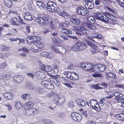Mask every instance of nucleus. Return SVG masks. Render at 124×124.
Instances as JSON below:
<instances>
[{
	"label": "nucleus",
	"mask_w": 124,
	"mask_h": 124,
	"mask_svg": "<svg viewBox=\"0 0 124 124\" xmlns=\"http://www.w3.org/2000/svg\"><path fill=\"white\" fill-rule=\"evenodd\" d=\"M107 9L111 12H103L101 14L100 13H97L96 14L95 17L97 19L105 23H108V19H110L114 22V15L117 13V11L115 10L111 9L110 8L108 7Z\"/></svg>",
	"instance_id": "f257e3e1"
},
{
	"label": "nucleus",
	"mask_w": 124,
	"mask_h": 124,
	"mask_svg": "<svg viewBox=\"0 0 124 124\" xmlns=\"http://www.w3.org/2000/svg\"><path fill=\"white\" fill-rule=\"evenodd\" d=\"M41 39L40 37L37 36H30L27 38V40L29 43H31L33 47L35 48V47L40 48V46L42 44L41 42L40 41Z\"/></svg>",
	"instance_id": "f03ea898"
},
{
	"label": "nucleus",
	"mask_w": 124,
	"mask_h": 124,
	"mask_svg": "<svg viewBox=\"0 0 124 124\" xmlns=\"http://www.w3.org/2000/svg\"><path fill=\"white\" fill-rule=\"evenodd\" d=\"M63 73L67 78L71 80H76L78 78V76L76 73L71 71H65Z\"/></svg>",
	"instance_id": "7ed1b4c3"
},
{
	"label": "nucleus",
	"mask_w": 124,
	"mask_h": 124,
	"mask_svg": "<svg viewBox=\"0 0 124 124\" xmlns=\"http://www.w3.org/2000/svg\"><path fill=\"white\" fill-rule=\"evenodd\" d=\"M87 47L86 45L80 42H77L73 46V50L74 51H78L84 50Z\"/></svg>",
	"instance_id": "20e7f679"
},
{
	"label": "nucleus",
	"mask_w": 124,
	"mask_h": 124,
	"mask_svg": "<svg viewBox=\"0 0 124 124\" xmlns=\"http://www.w3.org/2000/svg\"><path fill=\"white\" fill-rule=\"evenodd\" d=\"M35 20L39 24L46 26L49 23L48 19L46 17H38L35 18Z\"/></svg>",
	"instance_id": "39448f33"
},
{
	"label": "nucleus",
	"mask_w": 124,
	"mask_h": 124,
	"mask_svg": "<svg viewBox=\"0 0 124 124\" xmlns=\"http://www.w3.org/2000/svg\"><path fill=\"white\" fill-rule=\"evenodd\" d=\"M47 10L51 12H54L56 9L57 5L52 1L48 2L47 4Z\"/></svg>",
	"instance_id": "423d86ee"
},
{
	"label": "nucleus",
	"mask_w": 124,
	"mask_h": 124,
	"mask_svg": "<svg viewBox=\"0 0 124 124\" xmlns=\"http://www.w3.org/2000/svg\"><path fill=\"white\" fill-rule=\"evenodd\" d=\"M77 12L78 14L82 16H87L89 14L88 10L82 7H78L77 8Z\"/></svg>",
	"instance_id": "0eeeda50"
},
{
	"label": "nucleus",
	"mask_w": 124,
	"mask_h": 124,
	"mask_svg": "<svg viewBox=\"0 0 124 124\" xmlns=\"http://www.w3.org/2000/svg\"><path fill=\"white\" fill-rule=\"evenodd\" d=\"M41 84L45 88L49 89H52L54 87L52 83L49 81H43L41 82Z\"/></svg>",
	"instance_id": "6e6552de"
},
{
	"label": "nucleus",
	"mask_w": 124,
	"mask_h": 124,
	"mask_svg": "<svg viewBox=\"0 0 124 124\" xmlns=\"http://www.w3.org/2000/svg\"><path fill=\"white\" fill-rule=\"evenodd\" d=\"M87 43L88 45L90 47V51L92 52V53L95 54L98 52V50H97L98 47L94 45L93 44L89 41H87Z\"/></svg>",
	"instance_id": "1a4fd4ad"
},
{
	"label": "nucleus",
	"mask_w": 124,
	"mask_h": 124,
	"mask_svg": "<svg viewBox=\"0 0 124 124\" xmlns=\"http://www.w3.org/2000/svg\"><path fill=\"white\" fill-rule=\"evenodd\" d=\"M24 78L22 76L20 75H16L14 78V82L16 84H18L16 86L18 85V84L21 83L24 80Z\"/></svg>",
	"instance_id": "9d476101"
},
{
	"label": "nucleus",
	"mask_w": 124,
	"mask_h": 124,
	"mask_svg": "<svg viewBox=\"0 0 124 124\" xmlns=\"http://www.w3.org/2000/svg\"><path fill=\"white\" fill-rule=\"evenodd\" d=\"M71 116L73 119L76 122L80 121L82 119L81 116L76 112H72Z\"/></svg>",
	"instance_id": "9b49d317"
},
{
	"label": "nucleus",
	"mask_w": 124,
	"mask_h": 124,
	"mask_svg": "<svg viewBox=\"0 0 124 124\" xmlns=\"http://www.w3.org/2000/svg\"><path fill=\"white\" fill-rule=\"evenodd\" d=\"M47 97H51L53 99V101L55 103H57V101L58 99V96L55 93L53 92H51L47 95Z\"/></svg>",
	"instance_id": "f8f14e48"
},
{
	"label": "nucleus",
	"mask_w": 124,
	"mask_h": 124,
	"mask_svg": "<svg viewBox=\"0 0 124 124\" xmlns=\"http://www.w3.org/2000/svg\"><path fill=\"white\" fill-rule=\"evenodd\" d=\"M5 98L8 100H10L13 99L14 95L11 93L6 92L2 93Z\"/></svg>",
	"instance_id": "ddd939ff"
},
{
	"label": "nucleus",
	"mask_w": 124,
	"mask_h": 124,
	"mask_svg": "<svg viewBox=\"0 0 124 124\" xmlns=\"http://www.w3.org/2000/svg\"><path fill=\"white\" fill-rule=\"evenodd\" d=\"M36 77L39 80H41L45 78V75L44 73L41 71H38L35 72Z\"/></svg>",
	"instance_id": "4468645a"
},
{
	"label": "nucleus",
	"mask_w": 124,
	"mask_h": 124,
	"mask_svg": "<svg viewBox=\"0 0 124 124\" xmlns=\"http://www.w3.org/2000/svg\"><path fill=\"white\" fill-rule=\"evenodd\" d=\"M24 19L27 21H31L33 20V18L31 14L28 12H26L23 14Z\"/></svg>",
	"instance_id": "2eb2a0df"
},
{
	"label": "nucleus",
	"mask_w": 124,
	"mask_h": 124,
	"mask_svg": "<svg viewBox=\"0 0 124 124\" xmlns=\"http://www.w3.org/2000/svg\"><path fill=\"white\" fill-rule=\"evenodd\" d=\"M36 6L37 8L39 10H43L45 8L44 4L42 2L40 1L36 2Z\"/></svg>",
	"instance_id": "dca6fc26"
},
{
	"label": "nucleus",
	"mask_w": 124,
	"mask_h": 124,
	"mask_svg": "<svg viewBox=\"0 0 124 124\" xmlns=\"http://www.w3.org/2000/svg\"><path fill=\"white\" fill-rule=\"evenodd\" d=\"M85 25L86 27L91 30L93 31L95 30L96 29L95 26L87 22L85 23Z\"/></svg>",
	"instance_id": "f3484780"
},
{
	"label": "nucleus",
	"mask_w": 124,
	"mask_h": 124,
	"mask_svg": "<svg viewBox=\"0 0 124 124\" xmlns=\"http://www.w3.org/2000/svg\"><path fill=\"white\" fill-rule=\"evenodd\" d=\"M11 24L14 25H19L20 23V22L19 19L16 18L12 19H11Z\"/></svg>",
	"instance_id": "a211bd4d"
},
{
	"label": "nucleus",
	"mask_w": 124,
	"mask_h": 124,
	"mask_svg": "<svg viewBox=\"0 0 124 124\" xmlns=\"http://www.w3.org/2000/svg\"><path fill=\"white\" fill-rule=\"evenodd\" d=\"M3 3L4 5L8 8H10L12 4L11 0H3Z\"/></svg>",
	"instance_id": "6ab92c4d"
},
{
	"label": "nucleus",
	"mask_w": 124,
	"mask_h": 124,
	"mask_svg": "<svg viewBox=\"0 0 124 124\" xmlns=\"http://www.w3.org/2000/svg\"><path fill=\"white\" fill-rule=\"evenodd\" d=\"M59 97H58V99L57 101V103L55 104L58 105L63 104L64 103L65 100L64 97H62L61 98H59Z\"/></svg>",
	"instance_id": "aec40b11"
},
{
	"label": "nucleus",
	"mask_w": 124,
	"mask_h": 124,
	"mask_svg": "<svg viewBox=\"0 0 124 124\" xmlns=\"http://www.w3.org/2000/svg\"><path fill=\"white\" fill-rule=\"evenodd\" d=\"M26 87L28 89L31 90L34 89V87L33 86V84L30 82H27L25 84Z\"/></svg>",
	"instance_id": "412c9836"
},
{
	"label": "nucleus",
	"mask_w": 124,
	"mask_h": 124,
	"mask_svg": "<svg viewBox=\"0 0 124 124\" xmlns=\"http://www.w3.org/2000/svg\"><path fill=\"white\" fill-rule=\"evenodd\" d=\"M33 103L31 101H29L25 103L24 105L25 109L30 108L33 106Z\"/></svg>",
	"instance_id": "4be33fe9"
},
{
	"label": "nucleus",
	"mask_w": 124,
	"mask_h": 124,
	"mask_svg": "<svg viewBox=\"0 0 124 124\" xmlns=\"http://www.w3.org/2000/svg\"><path fill=\"white\" fill-rule=\"evenodd\" d=\"M116 118L119 120L123 121L124 120V114H118L115 115Z\"/></svg>",
	"instance_id": "5701e85b"
},
{
	"label": "nucleus",
	"mask_w": 124,
	"mask_h": 124,
	"mask_svg": "<svg viewBox=\"0 0 124 124\" xmlns=\"http://www.w3.org/2000/svg\"><path fill=\"white\" fill-rule=\"evenodd\" d=\"M85 7L86 8L91 9L93 8L94 5L91 2H88L85 5Z\"/></svg>",
	"instance_id": "b1692460"
},
{
	"label": "nucleus",
	"mask_w": 124,
	"mask_h": 124,
	"mask_svg": "<svg viewBox=\"0 0 124 124\" xmlns=\"http://www.w3.org/2000/svg\"><path fill=\"white\" fill-rule=\"evenodd\" d=\"M78 104L81 107L85 106L86 105L85 102L81 99H79L78 100Z\"/></svg>",
	"instance_id": "393cba45"
},
{
	"label": "nucleus",
	"mask_w": 124,
	"mask_h": 124,
	"mask_svg": "<svg viewBox=\"0 0 124 124\" xmlns=\"http://www.w3.org/2000/svg\"><path fill=\"white\" fill-rule=\"evenodd\" d=\"M70 21L73 24L78 25L80 23V21L77 19L72 17L70 19Z\"/></svg>",
	"instance_id": "a878e982"
},
{
	"label": "nucleus",
	"mask_w": 124,
	"mask_h": 124,
	"mask_svg": "<svg viewBox=\"0 0 124 124\" xmlns=\"http://www.w3.org/2000/svg\"><path fill=\"white\" fill-rule=\"evenodd\" d=\"M61 31L62 33L67 34H70L72 33L71 31L70 30L66 29L65 28H62L61 29Z\"/></svg>",
	"instance_id": "bb28decb"
},
{
	"label": "nucleus",
	"mask_w": 124,
	"mask_h": 124,
	"mask_svg": "<svg viewBox=\"0 0 124 124\" xmlns=\"http://www.w3.org/2000/svg\"><path fill=\"white\" fill-rule=\"evenodd\" d=\"M30 94L28 93H25L23 94L21 97L24 100H28L30 99Z\"/></svg>",
	"instance_id": "cd10ccee"
},
{
	"label": "nucleus",
	"mask_w": 124,
	"mask_h": 124,
	"mask_svg": "<svg viewBox=\"0 0 124 124\" xmlns=\"http://www.w3.org/2000/svg\"><path fill=\"white\" fill-rule=\"evenodd\" d=\"M99 71L102 72L105 70V67L104 65L103 64H100L98 65Z\"/></svg>",
	"instance_id": "c85d7f7f"
},
{
	"label": "nucleus",
	"mask_w": 124,
	"mask_h": 124,
	"mask_svg": "<svg viewBox=\"0 0 124 124\" xmlns=\"http://www.w3.org/2000/svg\"><path fill=\"white\" fill-rule=\"evenodd\" d=\"M107 75L109 77L112 78L113 79L115 78L116 74L111 72H108L106 73Z\"/></svg>",
	"instance_id": "c756f323"
},
{
	"label": "nucleus",
	"mask_w": 124,
	"mask_h": 124,
	"mask_svg": "<svg viewBox=\"0 0 124 124\" xmlns=\"http://www.w3.org/2000/svg\"><path fill=\"white\" fill-rule=\"evenodd\" d=\"M100 84H99L92 85H91L92 87L95 89H102V88L100 87Z\"/></svg>",
	"instance_id": "7c9ffc66"
},
{
	"label": "nucleus",
	"mask_w": 124,
	"mask_h": 124,
	"mask_svg": "<svg viewBox=\"0 0 124 124\" xmlns=\"http://www.w3.org/2000/svg\"><path fill=\"white\" fill-rule=\"evenodd\" d=\"M87 20L88 23L91 24H93L95 22V21L94 17H90L87 18Z\"/></svg>",
	"instance_id": "2f4dec72"
},
{
	"label": "nucleus",
	"mask_w": 124,
	"mask_h": 124,
	"mask_svg": "<svg viewBox=\"0 0 124 124\" xmlns=\"http://www.w3.org/2000/svg\"><path fill=\"white\" fill-rule=\"evenodd\" d=\"M98 103L97 101L95 99L91 100L90 101V104L91 107L92 108L93 107V106Z\"/></svg>",
	"instance_id": "473e14b6"
},
{
	"label": "nucleus",
	"mask_w": 124,
	"mask_h": 124,
	"mask_svg": "<svg viewBox=\"0 0 124 124\" xmlns=\"http://www.w3.org/2000/svg\"><path fill=\"white\" fill-rule=\"evenodd\" d=\"M87 65V68L86 69V70L90 71V72H92V69L93 68V65L92 64L88 63L86 64Z\"/></svg>",
	"instance_id": "72a5a7b5"
},
{
	"label": "nucleus",
	"mask_w": 124,
	"mask_h": 124,
	"mask_svg": "<svg viewBox=\"0 0 124 124\" xmlns=\"http://www.w3.org/2000/svg\"><path fill=\"white\" fill-rule=\"evenodd\" d=\"M59 46L58 45H54L53 46V49L55 51V52H57V53L59 54L60 51V49H59L58 48V46Z\"/></svg>",
	"instance_id": "f704fd0d"
},
{
	"label": "nucleus",
	"mask_w": 124,
	"mask_h": 124,
	"mask_svg": "<svg viewBox=\"0 0 124 124\" xmlns=\"http://www.w3.org/2000/svg\"><path fill=\"white\" fill-rule=\"evenodd\" d=\"M30 110L31 115H34L38 113V110L35 108H30Z\"/></svg>",
	"instance_id": "c9c22d12"
},
{
	"label": "nucleus",
	"mask_w": 124,
	"mask_h": 124,
	"mask_svg": "<svg viewBox=\"0 0 124 124\" xmlns=\"http://www.w3.org/2000/svg\"><path fill=\"white\" fill-rule=\"evenodd\" d=\"M15 104L16 108L17 109H20L21 107V104L20 102L16 101L15 102Z\"/></svg>",
	"instance_id": "e433bc0d"
},
{
	"label": "nucleus",
	"mask_w": 124,
	"mask_h": 124,
	"mask_svg": "<svg viewBox=\"0 0 124 124\" xmlns=\"http://www.w3.org/2000/svg\"><path fill=\"white\" fill-rule=\"evenodd\" d=\"M114 96L116 97L115 99L116 100V98H118V99L120 98H119L121 97L122 96V95L120 93L118 92H115L114 94Z\"/></svg>",
	"instance_id": "4c0bfd02"
},
{
	"label": "nucleus",
	"mask_w": 124,
	"mask_h": 124,
	"mask_svg": "<svg viewBox=\"0 0 124 124\" xmlns=\"http://www.w3.org/2000/svg\"><path fill=\"white\" fill-rule=\"evenodd\" d=\"M92 76L95 78H100L102 77V74L99 73H94L92 74Z\"/></svg>",
	"instance_id": "58836bf2"
},
{
	"label": "nucleus",
	"mask_w": 124,
	"mask_h": 124,
	"mask_svg": "<svg viewBox=\"0 0 124 124\" xmlns=\"http://www.w3.org/2000/svg\"><path fill=\"white\" fill-rule=\"evenodd\" d=\"M11 78V75L9 74H7L4 75L3 77L4 80H9Z\"/></svg>",
	"instance_id": "ea45409f"
},
{
	"label": "nucleus",
	"mask_w": 124,
	"mask_h": 124,
	"mask_svg": "<svg viewBox=\"0 0 124 124\" xmlns=\"http://www.w3.org/2000/svg\"><path fill=\"white\" fill-rule=\"evenodd\" d=\"M55 12H56L59 15L61 16V15H62V13L63 12L60 8H58V6H57L56 9L55 10Z\"/></svg>",
	"instance_id": "a19ab883"
},
{
	"label": "nucleus",
	"mask_w": 124,
	"mask_h": 124,
	"mask_svg": "<svg viewBox=\"0 0 124 124\" xmlns=\"http://www.w3.org/2000/svg\"><path fill=\"white\" fill-rule=\"evenodd\" d=\"M58 48L60 49L59 53H59V54H64L66 51L65 48L61 46H58Z\"/></svg>",
	"instance_id": "79ce46f5"
},
{
	"label": "nucleus",
	"mask_w": 124,
	"mask_h": 124,
	"mask_svg": "<svg viewBox=\"0 0 124 124\" xmlns=\"http://www.w3.org/2000/svg\"><path fill=\"white\" fill-rule=\"evenodd\" d=\"M53 69L52 67L50 66L47 65L46 67L45 70L47 72L51 71Z\"/></svg>",
	"instance_id": "37998d69"
},
{
	"label": "nucleus",
	"mask_w": 124,
	"mask_h": 124,
	"mask_svg": "<svg viewBox=\"0 0 124 124\" xmlns=\"http://www.w3.org/2000/svg\"><path fill=\"white\" fill-rule=\"evenodd\" d=\"M70 25V22L68 21H65L62 24V26L64 27H67Z\"/></svg>",
	"instance_id": "c03bdc74"
},
{
	"label": "nucleus",
	"mask_w": 124,
	"mask_h": 124,
	"mask_svg": "<svg viewBox=\"0 0 124 124\" xmlns=\"http://www.w3.org/2000/svg\"><path fill=\"white\" fill-rule=\"evenodd\" d=\"M61 16L66 19L70 17L68 13L64 12H63L62 13V14L61 15Z\"/></svg>",
	"instance_id": "a18cd8bd"
},
{
	"label": "nucleus",
	"mask_w": 124,
	"mask_h": 124,
	"mask_svg": "<svg viewBox=\"0 0 124 124\" xmlns=\"http://www.w3.org/2000/svg\"><path fill=\"white\" fill-rule=\"evenodd\" d=\"M98 66H94L93 67V69H92V72H99V70L98 69Z\"/></svg>",
	"instance_id": "49530a36"
},
{
	"label": "nucleus",
	"mask_w": 124,
	"mask_h": 124,
	"mask_svg": "<svg viewBox=\"0 0 124 124\" xmlns=\"http://www.w3.org/2000/svg\"><path fill=\"white\" fill-rule=\"evenodd\" d=\"M44 123L46 124H52V122L49 119H45L44 121Z\"/></svg>",
	"instance_id": "de8ad7c7"
},
{
	"label": "nucleus",
	"mask_w": 124,
	"mask_h": 124,
	"mask_svg": "<svg viewBox=\"0 0 124 124\" xmlns=\"http://www.w3.org/2000/svg\"><path fill=\"white\" fill-rule=\"evenodd\" d=\"M2 50L3 51H8L9 50V48L7 47H6V46H2L1 47Z\"/></svg>",
	"instance_id": "09e8293b"
},
{
	"label": "nucleus",
	"mask_w": 124,
	"mask_h": 124,
	"mask_svg": "<svg viewBox=\"0 0 124 124\" xmlns=\"http://www.w3.org/2000/svg\"><path fill=\"white\" fill-rule=\"evenodd\" d=\"M26 109L25 114H26L28 116L31 115L30 109L28 108Z\"/></svg>",
	"instance_id": "8fccbe9b"
},
{
	"label": "nucleus",
	"mask_w": 124,
	"mask_h": 124,
	"mask_svg": "<svg viewBox=\"0 0 124 124\" xmlns=\"http://www.w3.org/2000/svg\"><path fill=\"white\" fill-rule=\"evenodd\" d=\"M116 100L118 101L119 102H120L121 104H123L124 103V97L123 98H120L118 99V98H116Z\"/></svg>",
	"instance_id": "3c124183"
},
{
	"label": "nucleus",
	"mask_w": 124,
	"mask_h": 124,
	"mask_svg": "<svg viewBox=\"0 0 124 124\" xmlns=\"http://www.w3.org/2000/svg\"><path fill=\"white\" fill-rule=\"evenodd\" d=\"M75 68V67L73 66L72 64H70L67 67V69L72 70H73Z\"/></svg>",
	"instance_id": "603ef678"
},
{
	"label": "nucleus",
	"mask_w": 124,
	"mask_h": 124,
	"mask_svg": "<svg viewBox=\"0 0 124 124\" xmlns=\"http://www.w3.org/2000/svg\"><path fill=\"white\" fill-rule=\"evenodd\" d=\"M87 67V66L86 65L85 63H83L81 64L80 67L81 68L86 70V68Z\"/></svg>",
	"instance_id": "864d4df0"
},
{
	"label": "nucleus",
	"mask_w": 124,
	"mask_h": 124,
	"mask_svg": "<svg viewBox=\"0 0 124 124\" xmlns=\"http://www.w3.org/2000/svg\"><path fill=\"white\" fill-rule=\"evenodd\" d=\"M68 107L71 108H72L75 107V105L73 102H69L68 103Z\"/></svg>",
	"instance_id": "5fc2aeb1"
},
{
	"label": "nucleus",
	"mask_w": 124,
	"mask_h": 124,
	"mask_svg": "<svg viewBox=\"0 0 124 124\" xmlns=\"http://www.w3.org/2000/svg\"><path fill=\"white\" fill-rule=\"evenodd\" d=\"M7 65V63L4 62L0 64V68L2 69L5 68Z\"/></svg>",
	"instance_id": "6e6d98bb"
},
{
	"label": "nucleus",
	"mask_w": 124,
	"mask_h": 124,
	"mask_svg": "<svg viewBox=\"0 0 124 124\" xmlns=\"http://www.w3.org/2000/svg\"><path fill=\"white\" fill-rule=\"evenodd\" d=\"M58 67L57 66H54L53 71L55 73H57L58 71Z\"/></svg>",
	"instance_id": "4d7b16f0"
},
{
	"label": "nucleus",
	"mask_w": 124,
	"mask_h": 124,
	"mask_svg": "<svg viewBox=\"0 0 124 124\" xmlns=\"http://www.w3.org/2000/svg\"><path fill=\"white\" fill-rule=\"evenodd\" d=\"M121 6L124 7V0H120L117 2Z\"/></svg>",
	"instance_id": "13d9d810"
},
{
	"label": "nucleus",
	"mask_w": 124,
	"mask_h": 124,
	"mask_svg": "<svg viewBox=\"0 0 124 124\" xmlns=\"http://www.w3.org/2000/svg\"><path fill=\"white\" fill-rule=\"evenodd\" d=\"M93 107L92 108L96 111H98L100 108L98 103Z\"/></svg>",
	"instance_id": "bf43d9fd"
},
{
	"label": "nucleus",
	"mask_w": 124,
	"mask_h": 124,
	"mask_svg": "<svg viewBox=\"0 0 124 124\" xmlns=\"http://www.w3.org/2000/svg\"><path fill=\"white\" fill-rule=\"evenodd\" d=\"M26 75L29 77H30L32 78L34 76V75L32 73H28Z\"/></svg>",
	"instance_id": "052dcab7"
},
{
	"label": "nucleus",
	"mask_w": 124,
	"mask_h": 124,
	"mask_svg": "<svg viewBox=\"0 0 124 124\" xmlns=\"http://www.w3.org/2000/svg\"><path fill=\"white\" fill-rule=\"evenodd\" d=\"M41 49L39 48L37 49H36L33 48L32 47H31V50L32 52H39L40 50Z\"/></svg>",
	"instance_id": "680f3d73"
},
{
	"label": "nucleus",
	"mask_w": 124,
	"mask_h": 124,
	"mask_svg": "<svg viewBox=\"0 0 124 124\" xmlns=\"http://www.w3.org/2000/svg\"><path fill=\"white\" fill-rule=\"evenodd\" d=\"M82 32L85 35H88L90 33V31L88 30H86L85 31H84Z\"/></svg>",
	"instance_id": "e2e57ef3"
},
{
	"label": "nucleus",
	"mask_w": 124,
	"mask_h": 124,
	"mask_svg": "<svg viewBox=\"0 0 124 124\" xmlns=\"http://www.w3.org/2000/svg\"><path fill=\"white\" fill-rule=\"evenodd\" d=\"M53 83L57 86H59L60 85V83L59 81L56 79H55L54 80V81Z\"/></svg>",
	"instance_id": "0e129e2a"
},
{
	"label": "nucleus",
	"mask_w": 124,
	"mask_h": 124,
	"mask_svg": "<svg viewBox=\"0 0 124 124\" xmlns=\"http://www.w3.org/2000/svg\"><path fill=\"white\" fill-rule=\"evenodd\" d=\"M46 67L45 65L43 64H40V68L43 70H45Z\"/></svg>",
	"instance_id": "69168bd1"
},
{
	"label": "nucleus",
	"mask_w": 124,
	"mask_h": 124,
	"mask_svg": "<svg viewBox=\"0 0 124 124\" xmlns=\"http://www.w3.org/2000/svg\"><path fill=\"white\" fill-rule=\"evenodd\" d=\"M73 28L77 31H80L81 27L79 26H76V27H73Z\"/></svg>",
	"instance_id": "338daca9"
},
{
	"label": "nucleus",
	"mask_w": 124,
	"mask_h": 124,
	"mask_svg": "<svg viewBox=\"0 0 124 124\" xmlns=\"http://www.w3.org/2000/svg\"><path fill=\"white\" fill-rule=\"evenodd\" d=\"M37 91L39 93H42L43 92V89L41 87L38 88L37 89Z\"/></svg>",
	"instance_id": "774afa93"
}]
</instances>
